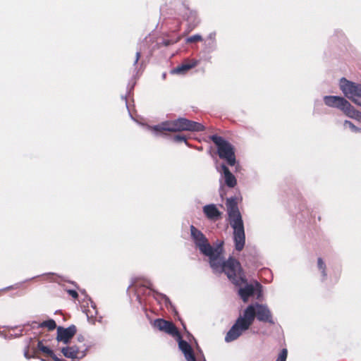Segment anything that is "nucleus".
Here are the masks:
<instances>
[{"label":"nucleus","mask_w":361,"mask_h":361,"mask_svg":"<svg viewBox=\"0 0 361 361\" xmlns=\"http://www.w3.org/2000/svg\"><path fill=\"white\" fill-rule=\"evenodd\" d=\"M345 128H349L353 132H358L361 130V128H357L355 125H353L350 121H345L344 122Z\"/></svg>","instance_id":"4be33fe9"},{"label":"nucleus","mask_w":361,"mask_h":361,"mask_svg":"<svg viewBox=\"0 0 361 361\" xmlns=\"http://www.w3.org/2000/svg\"><path fill=\"white\" fill-rule=\"evenodd\" d=\"M231 226L233 229V239L236 250L241 251L245 245V235L241 214L235 198H228L226 202Z\"/></svg>","instance_id":"7ed1b4c3"},{"label":"nucleus","mask_w":361,"mask_h":361,"mask_svg":"<svg viewBox=\"0 0 361 361\" xmlns=\"http://www.w3.org/2000/svg\"><path fill=\"white\" fill-rule=\"evenodd\" d=\"M137 285H142L145 287L152 289V283L149 280H147V279H145L142 282H141L138 284H135V286H137Z\"/></svg>","instance_id":"b1692460"},{"label":"nucleus","mask_w":361,"mask_h":361,"mask_svg":"<svg viewBox=\"0 0 361 361\" xmlns=\"http://www.w3.org/2000/svg\"><path fill=\"white\" fill-rule=\"evenodd\" d=\"M67 292L68 293V294L70 295H71L73 298H77L78 296V294L77 293V291L74 290H68Z\"/></svg>","instance_id":"a878e982"},{"label":"nucleus","mask_w":361,"mask_h":361,"mask_svg":"<svg viewBox=\"0 0 361 361\" xmlns=\"http://www.w3.org/2000/svg\"><path fill=\"white\" fill-rule=\"evenodd\" d=\"M288 351L286 348H283L279 353L276 361H286Z\"/></svg>","instance_id":"5701e85b"},{"label":"nucleus","mask_w":361,"mask_h":361,"mask_svg":"<svg viewBox=\"0 0 361 361\" xmlns=\"http://www.w3.org/2000/svg\"><path fill=\"white\" fill-rule=\"evenodd\" d=\"M185 13L183 14V16L187 18L188 20H189L191 18H196V13L195 11L190 10L188 8H185Z\"/></svg>","instance_id":"aec40b11"},{"label":"nucleus","mask_w":361,"mask_h":361,"mask_svg":"<svg viewBox=\"0 0 361 361\" xmlns=\"http://www.w3.org/2000/svg\"><path fill=\"white\" fill-rule=\"evenodd\" d=\"M40 326L47 327L49 330H54L56 327V324L54 319H49L43 322Z\"/></svg>","instance_id":"f3484780"},{"label":"nucleus","mask_w":361,"mask_h":361,"mask_svg":"<svg viewBox=\"0 0 361 361\" xmlns=\"http://www.w3.org/2000/svg\"><path fill=\"white\" fill-rule=\"evenodd\" d=\"M217 171L221 173V178H224L225 184L229 188H234L237 184L235 177L231 173L225 164H221L216 167Z\"/></svg>","instance_id":"f8f14e48"},{"label":"nucleus","mask_w":361,"mask_h":361,"mask_svg":"<svg viewBox=\"0 0 361 361\" xmlns=\"http://www.w3.org/2000/svg\"><path fill=\"white\" fill-rule=\"evenodd\" d=\"M90 302H91V305H92V307L94 309H95V305H94V303L92 301H90Z\"/></svg>","instance_id":"7c9ffc66"},{"label":"nucleus","mask_w":361,"mask_h":361,"mask_svg":"<svg viewBox=\"0 0 361 361\" xmlns=\"http://www.w3.org/2000/svg\"><path fill=\"white\" fill-rule=\"evenodd\" d=\"M344 114L347 116L354 118L361 123V112L355 109L350 104V106H348Z\"/></svg>","instance_id":"2eb2a0df"},{"label":"nucleus","mask_w":361,"mask_h":361,"mask_svg":"<svg viewBox=\"0 0 361 361\" xmlns=\"http://www.w3.org/2000/svg\"><path fill=\"white\" fill-rule=\"evenodd\" d=\"M236 273L238 275H240V276H243V280L239 282L238 284L234 283V281L229 279L230 281H232L233 284H235L237 286H241L244 285V287L240 288L238 290V294L243 300V302H247L249 298L254 295L255 291L259 292V293L262 291V286L256 281L255 284H248L247 283V279L245 278V274L243 271L240 265L239 266L238 270Z\"/></svg>","instance_id":"6e6552de"},{"label":"nucleus","mask_w":361,"mask_h":361,"mask_svg":"<svg viewBox=\"0 0 361 361\" xmlns=\"http://www.w3.org/2000/svg\"><path fill=\"white\" fill-rule=\"evenodd\" d=\"M325 104L329 107H334L341 109L345 113L350 103L343 97L338 96H325L324 97Z\"/></svg>","instance_id":"1a4fd4ad"},{"label":"nucleus","mask_w":361,"mask_h":361,"mask_svg":"<svg viewBox=\"0 0 361 361\" xmlns=\"http://www.w3.org/2000/svg\"><path fill=\"white\" fill-rule=\"evenodd\" d=\"M24 355L25 357L27 358V359H30L31 357L28 355V352L27 351H25L24 353Z\"/></svg>","instance_id":"c756f323"},{"label":"nucleus","mask_w":361,"mask_h":361,"mask_svg":"<svg viewBox=\"0 0 361 361\" xmlns=\"http://www.w3.org/2000/svg\"><path fill=\"white\" fill-rule=\"evenodd\" d=\"M317 265H318V268L322 271V276H323L322 279L324 280L326 277V265L322 258H318Z\"/></svg>","instance_id":"a211bd4d"},{"label":"nucleus","mask_w":361,"mask_h":361,"mask_svg":"<svg viewBox=\"0 0 361 361\" xmlns=\"http://www.w3.org/2000/svg\"><path fill=\"white\" fill-rule=\"evenodd\" d=\"M173 140L176 142H186V138L182 135H176L173 137Z\"/></svg>","instance_id":"393cba45"},{"label":"nucleus","mask_w":361,"mask_h":361,"mask_svg":"<svg viewBox=\"0 0 361 361\" xmlns=\"http://www.w3.org/2000/svg\"><path fill=\"white\" fill-rule=\"evenodd\" d=\"M211 140L217 147L219 157L226 160L228 165L234 166L236 159L233 146L224 138L216 135H212Z\"/></svg>","instance_id":"423d86ee"},{"label":"nucleus","mask_w":361,"mask_h":361,"mask_svg":"<svg viewBox=\"0 0 361 361\" xmlns=\"http://www.w3.org/2000/svg\"><path fill=\"white\" fill-rule=\"evenodd\" d=\"M202 210L207 218L211 221H217L221 216V212L214 204L204 206Z\"/></svg>","instance_id":"ddd939ff"},{"label":"nucleus","mask_w":361,"mask_h":361,"mask_svg":"<svg viewBox=\"0 0 361 361\" xmlns=\"http://www.w3.org/2000/svg\"><path fill=\"white\" fill-rule=\"evenodd\" d=\"M207 39H209L212 44H214L215 41V33H210Z\"/></svg>","instance_id":"bb28decb"},{"label":"nucleus","mask_w":361,"mask_h":361,"mask_svg":"<svg viewBox=\"0 0 361 361\" xmlns=\"http://www.w3.org/2000/svg\"><path fill=\"white\" fill-rule=\"evenodd\" d=\"M255 317L261 322L274 324L271 314L267 305L255 303L248 305L236 319L234 324L229 329L225 336L227 343L238 338L243 332L249 329L252 324Z\"/></svg>","instance_id":"f03ea898"},{"label":"nucleus","mask_w":361,"mask_h":361,"mask_svg":"<svg viewBox=\"0 0 361 361\" xmlns=\"http://www.w3.org/2000/svg\"><path fill=\"white\" fill-rule=\"evenodd\" d=\"M202 39V37L200 35H195L192 36H190L186 39V42L188 43H192L197 41H201Z\"/></svg>","instance_id":"412c9836"},{"label":"nucleus","mask_w":361,"mask_h":361,"mask_svg":"<svg viewBox=\"0 0 361 361\" xmlns=\"http://www.w3.org/2000/svg\"><path fill=\"white\" fill-rule=\"evenodd\" d=\"M87 350H80L77 346L73 345L62 348L61 353L67 358L79 360L85 356Z\"/></svg>","instance_id":"9d476101"},{"label":"nucleus","mask_w":361,"mask_h":361,"mask_svg":"<svg viewBox=\"0 0 361 361\" xmlns=\"http://www.w3.org/2000/svg\"><path fill=\"white\" fill-rule=\"evenodd\" d=\"M153 325L157 329L176 337L178 341V347L184 354L187 361H196L190 345L181 338L177 328L172 322L163 319H157L154 321Z\"/></svg>","instance_id":"39448f33"},{"label":"nucleus","mask_w":361,"mask_h":361,"mask_svg":"<svg viewBox=\"0 0 361 361\" xmlns=\"http://www.w3.org/2000/svg\"><path fill=\"white\" fill-rule=\"evenodd\" d=\"M140 51L136 52L135 59L134 61V65H136L140 59Z\"/></svg>","instance_id":"cd10ccee"},{"label":"nucleus","mask_w":361,"mask_h":361,"mask_svg":"<svg viewBox=\"0 0 361 361\" xmlns=\"http://www.w3.org/2000/svg\"><path fill=\"white\" fill-rule=\"evenodd\" d=\"M76 333V327L74 325L70 326L68 328L58 327L56 339L64 343H68V341Z\"/></svg>","instance_id":"9b49d317"},{"label":"nucleus","mask_w":361,"mask_h":361,"mask_svg":"<svg viewBox=\"0 0 361 361\" xmlns=\"http://www.w3.org/2000/svg\"><path fill=\"white\" fill-rule=\"evenodd\" d=\"M38 349L42 353L51 357L54 355L53 351L49 348L43 345L42 341H39L37 344Z\"/></svg>","instance_id":"dca6fc26"},{"label":"nucleus","mask_w":361,"mask_h":361,"mask_svg":"<svg viewBox=\"0 0 361 361\" xmlns=\"http://www.w3.org/2000/svg\"><path fill=\"white\" fill-rule=\"evenodd\" d=\"M199 61L195 59L187 60L181 65L177 66L171 71L173 74L183 75L185 74L190 69L195 67Z\"/></svg>","instance_id":"4468645a"},{"label":"nucleus","mask_w":361,"mask_h":361,"mask_svg":"<svg viewBox=\"0 0 361 361\" xmlns=\"http://www.w3.org/2000/svg\"><path fill=\"white\" fill-rule=\"evenodd\" d=\"M154 296L155 297V298L157 300L164 301L166 305H167V304H170L171 305V302H170L169 298L166 295H165L164 294H161V293H158L157 292H154Z\"/></svg>","instance_id":"6ab92c4d"},{"label":"nucleus","mask_w":361,"mask_h":361,"mask_svg":"<svg viewBox=\"0 0 361 361\" xmlns=\"http://www.w3.org/2000/svg\"><path fill=\"white\" fill-rule=\"evenodd\" d=\"M190 235L196 247L209 257L210 267L214 272H224L228 279L237 284L243 280V276L236 274L240 263L231 257L224 261L222 257L223 241L219 242L216 247H212L203 233L192 225L190 226Z\"/></svg>","instance_id":"f257e3e1"},{"label":"nucleus","mask_w":361,"mask_h":361,"mask_svg":"<svg viewBox=\"0 0 361 361\" xmlns=\"http://www.w3.org/2000/svg\"><path fill=\"white\" fill-rule=\"evenodd\" d=\"M51 357L53 358V360H54V361H66L65 360L59 359V357H57L54 353V355L51 356Z\"/></svg>","instance_id":"c85d7f7f"},{"label":"nucleus","mask_w":361,"mask_h":361,"mask_svg":"<svg viewBox=\"0 0 361 361\" xmlns=\"http://www.w3.org/2000/svg\"><path fill=\"white\" fill-rule=\"evenodd\" d=\"M340 88L344 95L361 106V84L348 80L345 78L340 80Z\"/></svg>","instance_id":"0eeeda50"},{"label":"nucleus","mask_w":361,"mask_h":361,"mask_svg":"<svg viewBox=\"0 0 361 361\" xmlns=\"http://www.w3.org/2000/svg\"><path fill=\"white\" fill-rule=\"evenodd\" d=\"M149 129L157 133L164 130L170 132L184 130L199 132L202 131L204 128L200 123L192 121L184 118H179L174 121H167L153 127H149Z\"/></svg>","instance_id":"20e7f679"}]
</instances>
